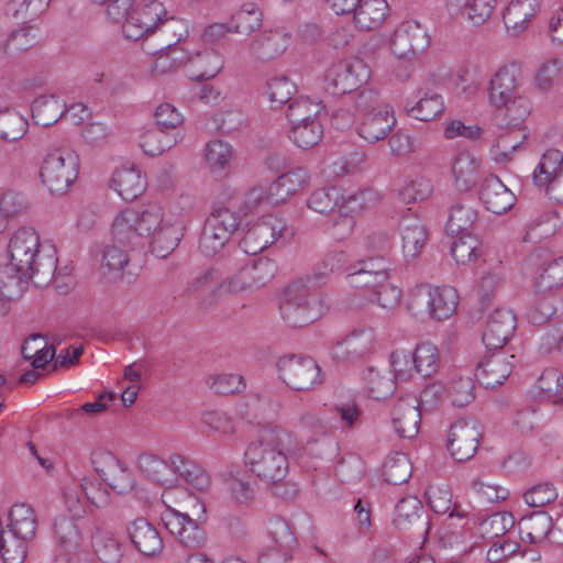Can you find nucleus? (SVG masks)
Instances as JSON below:
<instances>
[{
    "mask_svg": "<svg viewBox=\"0 0 563 563\" xmlns=\"http://www.w3.org/2000/svg\"><path fill=\"white\" fill-rule=\"evenodd\" d=\"M457 299V292L453 287H432L429 284H421L411 290L407 309L416 318L428 317L441 321L455 312Z\"/></svg>",
    "mask_w": 563,
    "mask_h": 563,
    "instance_id": "obj_6",
    "label": "nucleus"
},
{
    "mask_svg": "<svg viewBox=\"0 0 563 563\" xmlns=\"http://www.w3.org/2000/svg\"><path fill=\"white\" fill-rule=\"evenodd\" d=\"M241 217L229 208L214 210L206 220L199 240V249L207 256L221 251L232 234L239 230Z\"/></svg>",
    "mask_w": 563,
    "mask_h": 563,
    "instance_id": "obj_8",
    "label": "nucleus"
},
{
    "mask_svg": "<svg viewBox=\"0 0 563 563\" xmlns=\"http://www.w3.org/2000/svg\"><path fill=\"white\" fill-rule=\"evenodd\" d=\"M262 21L261 9L253 2H246L232 14L230 23L233 32L250 35L261 26Z\"/></svg>",
    "mask_w": 563,
    "mask_h": 563,
    "instance_id": "obj_50",
    "label": "nucleus"
},
{
    "mask_svg": "<svg viewBox=\"0 0 563 563\" xmlns=\"http://www.w3.org/2000/svg\"><path fill=\"white\" fill-rule=\"evenodd\" d=\"M185 233V224L181 220L167 218L159 229L152 235L151 251L159 258H165L178 246Z\"/></svg>",
    "mask_w": 563,
    "mask_h": 563,
    "instance_id": "obj_32",
    "label": "nucleus"
},
{
    "mask_svg": "<svg viewBox=\"0 0 563 563\" xmlns=\"http://www.w3.org/2000/svg\"><path fill=\"white\" fill-rule=\"evenodd\" d=\"M413 362L416 363L417 374L422 377H430L439 367V350L430 343L423 342L416 346L413 351Z\"/></svg>",
    "mask_w": 563,
    "mask_h": 563,
    "instance_id": "obj_58",
    "label": "nucleus"
},
{
    "mask_svg": "<svg viewBox=\"0 0 563 563\" xmlns=\"http://www.w3.org/2000/svg\"><path fill=\"white\" fill-rule=\"evenodd\" d=\"M429 46L426 29L417 21L402 22L390 38V48L399 59H412Z\"/></svg>",
    "mask_w": 563,
    "mask_h": 563,
    "instance_id": "obj_17",
    "label": "nucleus"
},
{
    "mask_svg": "<svg viewBox=\"0 0 563 563\" xmlns=\"http://www.w3.org/2000/svg\"><path fill=\"white\" fill-rule=\"evenodd\" d=\"M65 114V103L54 95L41 96L32 103V118L42 126H49Z\"/></svg>",
    "mask_w": 563,
    "mask_h": 563,
    "instance_id": "obj_46",
    "label": "nucleus"
},
{
    "mask_svg": "<svg viewBox=\"0 0 563 563\" xmlns=\"http://www.w3.org/2000/svg\"><path fill=\"white\" fill-rule=\"evenodd\" d=\"M23 358L32 360L33 368H42L55 356V347H47V342L42 334H31L22 345Z\"/></svg>",
    "mask_w": 563,
    "mask_h": 563,
    "instance_id": "obj_49",
    "label": "nucleus"
},
{
    "mask_svg": "<svg viewBox=\"0 0 563 563\" xmlns=\"http://www.w3.org/2000/svg\"><path fill=\"white\" fill-rule=\"evenodd\" d=\"M11 534L32 540L37 529V518L34 509L25 504H16L10 510Z\"/></svg>",
    "mask_w": 563,
    "mask_h": 563,
    "instance_id": "obj_44",
    "label": "nucleus"
},
{
    "mask_svg": "<svg viewBox=\"0 0 563 563\" xmlns=\"http://www.w3.org/2000/svg\"><path fill=\"white\" fill-rule=\"evenodd\" d=\"M371 78L369 67L360 58L344 59L332 65L324 75L327 90L333 95L352 93Z\"/></svg>",
    "mask_w": 563,
    "mask_h": 563,
    "instance_id": "obj_9",
    "label": "nucleus"
},
{
    "mask_svg": "<svg viewBox=\"0 0 563 563\" xmlns=\"http://www.w3.org/2000/svg\"><path fill=\"white\" fill-rule=\"evenodd\" d=\"M497 0H448V8L474 25H481L493 14Z\"/></svg>",
    "mask_w": 563,
    "mask_h": 563,
    "instance_id": "obj_38",
    "label": "nucleus"
},
{
    "mask_svg": "<svg viewBox=\"0 0 563 563\" xmlns=\"http://www.w3.org/2000/svg\"><path fill=\"white\" fill-rule=\"evenodd\" d=\"M162 521L181 547L195 551L206 544L203 528L187 514L168 507L162 514Z\"/></svg>",
    "mask_w": 563,
    "mask_h": 563,
    "instance_id": "obj_14",
    "label": "nucleus"
},
{
    "mask_svg": "<svg viewBox=\"0 0 563 563\" xmlns=\"http://www.w3.org/2000/svg\"><path fill=\"white\" fill-rule=\"evenodd\" d=\"M166 15V10L162 2L150 0L141 10L132 11L122 24V33L125 38L137 41L143 36L146 38L153 35V27L156 22Z\"/></svg>",
    "mask_w": 563,
    "mask_h": 563,
    "instance_id": "obj_18",
    "label": "nucleus"
},
{
    "mask_svg": "<svg viewBox=\"0 0 563 563\" xmlns=\"http://www.w3.org/2000/svg\"><path fill=\"white\" fill-rule=\"evenodd\" d=\"M516 330V316L509 309H495L489 316L483 331V343L487 349H501Z\"/></svg>",
    "mask_w": 563,
    "mask_h": 563,
    "instance_id": "obj_20",
    "label": "nucleus"
},
{
    "mask_svg": "<svg viewBox=\"0 0 563 563\" xmlns=\"http://www.w3.org/2000/svg\"><path fill=\"white\" fill-rule=\"evenodd\" d=\"M188 41V60L185 64L186 76L191 80L213 78L222 68L221 56L213 49L192 51Z\"/></svg>",
    "mask_w": 563,
    "mask_h": 563,
    "instance_id": "obj_25",
    "label": "nucleus"
},
{
    "mask_svg": "<svg viewBox=\"0 0 563 563\" xmlns=\"http://www.w3.org/2000/svg\"><path fill=\"white\" fill-rule=\"evenodd\" d=\"M111 187L123 200L131 201L143 192L145 181L140 170L135 168H121L114 172Z\"/></svg>",
    "mask_w": 563,
    "mask_h": 563,
    "instance_id": "obj_39",
    "label": "nucleus"
},
{
    "mask_svg": "<svg viewBox=\"0 0 563 563\" xmlns=\"http://www.w3.org/2000/svg\"><path fill=\"white\" fill-rule=\"evenodd\" d=\"M426 495L430 508L435 514H449L450 518L457 517L462 519L465 517V512L461 511L456 504L452 505V493L446 486H430Z\"/></svg>",
    "mask_w": 563,
    "mask_h": 563,
    "instance_id": "obj_55",
    "label": "nucleus"
},
{
    "mask_svg": "<svg viewBox=\"0 0 563 563\" xmlns=\"http://www.w3.org/2000/svg\"><path fill=\"white\" fill-rule=\"evenodd\" d=\"M399 232L405 260L407 262L416 260L428 240L426 225L421 219L415 216H406L400 222Z\"/></svg>",
    "mask_w": 563,
    "mask_h": 563,
    "instance_id": "obj_28",
    "label": "nucleus"
},
{
    "mask_svg": "<svg viewBox=\"0 0 563 563\" xmlns=\"http://www.w3.org/2000/svg\"><path fill=\"white\" fill-rule=\"evenodd\" d=\"M173 465L176 479L180 477L198 490H206L209 488L211 478L209 474L196 462L180 454H174Z\"/></svg>",
    "mask_w": 563,
    "mask_h": 563,
    "instance_id": "obj_41",
    "label": "nucleus"
},
{
    "mask_svg": "<svg viewBox=\"0 0 563 563\" xmlns=\"http://www.w3.org/2000/svg\"><path fill=\"white\" fill-rule=\"evenodd\" d=\"M178 142V133L170 134L162 129H152L144 132L140 146L148 156H156L170 150Z\"/></svg>",
    "mask_w": 563,
    "mask_h": 563,
    "instance_id": "obj_52",
    "label": "nucleus"
},
{
    "mask_svg": "<svg viewBox=\"0 0 563 563\" xmlns=\"http://www.w3.org/2000/svg\"><path fill=\"white\" fill-rule=\"evenodd\" d=\"M383 470L385 481L391 485H401L408 482L412 473L408 456L399 452L387 456Z\"/></svg>",
    "mask_w": 563,
    "mask_h": 563,
    "instance_id": "obj_56",
    "label": "nucleus"
},
{
    "mask_svg": "<svg viewBox=\"0 0 563 563\" xmlns=\"http://www.w3.org/2000/svg\"><path fill=\"white\" fill-rule=\"evenodd\" d=\"M478 196L485 208L495 214L508 211L516 202L511 190L493 174L485 176L481 181Z\"/></svg>",
    "mask_w": 563,
    "mask_h": 563,
    "instance_id": "obj_23",
    "label": "nucleus"
},
{
    "mask_svg": "<svg viewBox=\"0 0 563 563\" xmlns=\"http://www.w3.org/2000/svg\"><path fill=\"white\" fill-rule=\"evenodd\" d=\"M35 272L15 263L8 262L0 265V299L14 300L19 299L30 283L34 284Z\"/></svg>",
    "mask_w": 563,
    "mask_h": 563,
    "instance_id": "obj_21",
    "label": "nucleus"
},
{
    "mask_svg": "<svg viewBox=\"0 0 563 563\" xmlns=\"http://www.w3.org/2000/svg\"><path fill=\"white\" fill-rule=\"evenodd\" d=\"M166 219L164 208L155 202L137 209L126 208L112 222V240L126 249H133L159 229Z\"/></svg>",
    "mask_w": 563,
    "mask_h": 563,
    "instance_id": "obj_4",
    "label": "nucleus"
},
{
    "mask_svg": "<svg viewBox=\"0 0 563 563\" xmlns=\"http://www.w3.org/2000/svg\"><path fill=\"white\" fill-rule=\"evenodd\" d=\"M27 131V121L16 111L0 112V137L5 141H18Z\"/></svg>",
    "mask_w": 563,
    "mask_h": 563,
    "instance_id": "obj_63",
    "label": "nucleus"
},
{
    "mask_svg": "<svg viewBox=\"0 0 563 563\" xmlns=\"http://www.w3.org/2000/svg\"><path fill=\"white\" fill-rule=\"evenodd\" d=\"M78 169V155L70 148H58L44 158L40 177L52 194L63 195L76 180Z\"/></svg>",
    "mask_w": 563,
    "mask_h": 563,
    "instance_id": "obj_7",
    "label": "nucleus"
},
{
    "mask_svg": "<svg viewBox=\"0 0 563 563\" xmlns=\"http://www.w3.org/2000/svg\"><path fill=\"white\" fill-rule=\"evenodd\" d=\"M286 228L282 218L267 214L246 230L240 240V249L246 254L255 255L283 236Z\"/></svg>",
    "mask_w": 563,
    "mask_h": 563,
    "instance_id": "obj_13",
    "label": "nucleus"
},
{
    "mask_svg": "<svg viewBox=\"0 0 563 563\" xmlns=\"http://www.w3.org/2000/svg\"><path fill=\"white\" fill-rule=\"evenodd\" d=\"M323 136L320 121H311L302 125L290 126L289 139L300 148L308 150L317 145Z\"/></svg>",
    "mask_w": 563,
    "mask_h": 563,
    "instance_id": "obj_60",
    "label": "nucleus"
},
{
    "mask_svg": "<svg viewBox=\"0 0 563 563\" xmlns=\"http://www.w3.org/2000/svg\"><path fill=\"white\" fill-rule=\"evenodd\" d=\"M481 163L470 152L457 153L451 163L452 180L460 191L471 190L478 180Z\"/></svg>",
    "mask_w": 563,
    "mask_h": 563,
    "instance_id": "obj_33",
    "label": "nucleus"
},
{
    "mask_svg": "<svg viewBox=\"0 0 563 563\" xmlns=\"http://www.w3.org/2000/svg\"><path fill=\"white\" fill-rule=\"evenodd\" d=\"M533 181L544 187L547 196L563 202V154L559 150H548L533 172Z\"/></svg>",
    "mask_w": 563,
    "mask_h": 563,
    "instance_id": "obj_12",
    "label": "nucleus"
},
{
    "mask_svg": "<svg viewBox=\"0 0 563 563\" xmlns=\"http://www.w3.org/2000/svg\"><path fill=\"white\" fill-rule=\"evenodd\" d=\"M377 343L375 330L360 327L333 344L331 357L336 362H353L373 353Z\"/></svg>",
    "mask_w": 563,
    "mask_h": 563,
    "instance_id": "obj_16",
    "label": "nucleus"
},
{
    "mask_svg": "<svg viewBox=\"0 0 563 563\" xmlns=\"http://www.w3.org/2000/svg\"><path fill=\"white\" fill-rule=\"evenodd\" d=\"M526 134L521 130H509L501 133L492 147V157L496 163L510 161L511 154L523 143Z\"/></svg>",
    "mask_w": 563,
    "mask_h": 563,
    "instance_id": "obj_57",
    "label": "nucleus"
},
{
    "mask_svg": "<svg viewBox=\"0 0 563 563\" xmlns=\"http://www.w3.org/2000/svg\"><path fill=\"white\" fill-rule=\"evenodd\" d=\"M391 262L385 255L369 256L347 268L346 279L353 288L368 292L390 279Z\"/></svg>",
    "mask_w": 563,
    "mask_h": 563,
    "instance_id": "obj_11",
    "label": "nucleus"
},
{
    "mask_svg": "<svg viewBox=\"0 0 563 563\" xmlns=\"http://www.w3.org/2000/svg\"><path fill=\"white\" fill-rule=\"evenodd\" d=\"M253 291L255 290L245 265L227 275L221 271V278L218 286L203 297L202 305L209 307L214 303L223 302L231 296L252 294Z\"/></svg>",
    "mask_w": 563,
    "mask_h": 563,
    "instance_id": "obj_19",
    "label": "nucleus"
},
{
    "mask_svg": "<svg viewBox=\"0 0 563 563\" xmlns=\"http://www.w3.org/2000/svg\"><path fill=\"white\" fill-rule=\"evenodd\" d=\"M300 450L301 442L294 432L279 427L265 429L260 439L247 446L245 464L261 481L277 484L288 473V457Z\"/></svg>",
    "mask_w": 563,
    "mask_h": 563,
    "instance_id": "obj_1",
    "label": "nucleus"
},
{
    "mask_svg": "<svg viewBox=\"0 0 563 563\" xmlns=\"http://www.w3.org/2000/svg\"><path fill=\"white\" fill-rule=\"evenodd\" d=\"M393 424L399 437L412 439L419 431L421 415L418 400L413 396L400 398L391 411Z\"/></svg>",
    "mask_w": 563,
    "mask_h": 563,
    "instance_id": "obj_26",
    "label": "nucleus"
},
{
    "mask_svg": "<svg viewBox=\"0 0 563 563\" xmlns=\"http://www.w3.org/2000/svg\"><path fill=\"white\" fill-rule=\"evenodd\" d=\"M80 519L74 517H58L54 522V536L58 544L67 552H77L82 542Z\"/></svg>",
    "mask_w": 563,
    "mask_h": 563,
    "instance_id": "obj_43",
    "label": "nucleus"
},
{
    "mask_svg": "<svg viewBox=\"0 0 563 563\" xmlns=\"http://www.w3.org/2000/svg\"><path fill=\"white\" fill-rule=\"evenodd\" d=\"M451 254L456 264L465 265L481 255L479 242L471 233H463L452 242Z\"/></svg>",
    "mask_w": 563,
    "mask_h": 563,
    "instance_id": "obj_62",
    "label": "nucleus"
},
{
    "mask_svg": "<svg viewBox=\"0 0 563 563\" xmlns=\"http://www.w3.org/2000/svg\"><path fill=\"white\" fill-rule=\"evenodd\" d=\"M233 158L232 146L221 140L210 141L205 148V159L211 173L227 174Z\"/></svg>",
    "mask_w": 563,
    "mask_h": 563,
    "instance_id": "obj_47",
    "label": "nucleus"
},
{
    "mask_svg": "<svg viewBox=\"0 0 563 563\" xmlns=\"http://www.w3.org/2000/svg\"><path fill=\"white\" fill-rule=\"evenodd\" d=\"M515 525V518L510 512H495L479 523V532L486 539L503 538Z\"/></svg>",
    "mask_w": 563,
    "mask_h": 563,
    "instance_id": "obj_59",
    "label": "nucleus"
},
{
    "mask_svg": "<svg viewBox=\"0 0 563 563\" xmlns=\"http://www.w3.org/2000/svg\"><path fill=\"white\" fill-rule=\"evenodd\" d=\"M396 118L390 106L384 104L377 111L367 112L357 128V134L368 144H375L391 132Z\"/></svg>",
    "mask_w": 563,
    "mask_h": 563,
    "instance_id": "obj_22",
    "label": "nucleus"
},
{
    "mask_svg": "<svg viewBox=\"0 0 563 563\" xmlns=\"http://www.w3.org/2000/svg\"><path fill=\"white\" fill-rule=\"evenodd\" d=\"M534 285L538 291L563 287V256L549 262L547 265L540 264V274Z\"/></svg>",
    "mask_w": 563,
    "mask_h": 563,
    "instance_id": "obj_61",
    "label": "nucleus"
},
{
    "mask_svg": "<svg viewBox=\"0 0 563 563\" xmlns=\"http://www.w3.org/2000/svg\"><path fill=\"white\" fill-rule=\"evenodd\" d=\"M363 380L367 396L375 400H385L393 395L396 388L390 373L387 371L382 372L374 366H368L365 369Z\"/></svg>",
    "mask_w": 563,
    "mask_h": 563,
    "instance_id": "obj_45",
    "label": "nucleus"
},
{
    "mask_svg": "<svg viewBox=\"0 0 563 563\" xmlns=\"http://www.w3.org/2000/svg\"><path fill=\"white\" fill-rule=\"evenodd\" d=\"M309 175L305 168H295L278 176L269 186L271 205H278L296 194L308 181Z\"/></svg>",
    "mask_w": 563,
    "mask_h": 563,
    "instance_id": "obj_35",
    "label": "nucleus"
},
{
    "mask_svg": "<svg viewBox=\"0 0 563 563\" xmlns=\"http://www.w3.org/2000/svg\"><path fill=\"white\" fill-rule=\"evenodd\" d=\"M520 68L516 64L500 66L489 81L488 101L497 110H504L508 125L517 126L530 114V102L519 92Z\"/></svg>",
    "mask_w": 563,
    "mask_h": 563,
    "instance_id": "obj_3",
    "label": "nucleus"
},
{
    "mask_svg": "<svg viewBox=\"0 0 563 563\" xmlns=\"http://www.w3.org/2000/svg\"><path fill=\"white\" fill-rule=\"evenodd\" d=\"M422 511V504L417 497H405L395 507L394 523L399 529H406L417 523L424 525Z\"/></svg>",
    "mask_w": 563,
    "mask_h": 563,
    "instance_id": "obj_54",
    "label": "nucleus"
},
{
    "mask_svg": "<svg viewBox=\"0 0 563 563\" xmlns=\"http://www.w3.org/2000/svg\"><path fill=\"white\" fill-rule=\"evenodd\" d=\"M91 548L102 563H119L123 558L121 542L114 534L98 525L91 530Z\"/></svg>",
    "mask_w": 563,
    "mask_h": 563,
    "instance_id": "obj_36",
    "label": "nucleus"
},
{
    "mask_svg": "<svg viewBox=\"0 0 563 563\" xmlns=\"http://www.w3.org/2000/svg\"><path fill=\"white\" fill-rule=\"evenodd\" d=\"M538 386L554 404H563V374L558 368L544 369Z\"/></svg>",
    "mask_w": 563,
    "mask_h": 563,
    "instance_id": "obj_64",
    "label": "nucleus"
},
{
    "mask_svg": "<svg viewBox=\"0 0 563 563\" xmlns=\"http://www.w3.org/2000/svg\"><path fill=\"white\" fill-rule=\"evenodd\" d=\"M136 466L145 478L155 484L170 487L176 483L173 455L165 461L153 453H142L137 456Z\"/></svg>",
    "mask_w": 563,
    "mask_h": 563,
    "instance_id": "obj_31",
    "label": "nucleus"
},
{
    "mask_svg": "<svg viewBox=\"0 0 563 563\" xmlns=\"http://www.w3.org/2000/svg\"><path fill=\"white\" fill-rule=\"evenodd\" d=\"M476 218L477 212L472 206L462 202L454 203L445 227L448 234L454 236L470 233L468 229L472 228Z\"/></svg>",
    "mask_w": 563,
    "mask_h": 563,
    "instance_id": "obj_53",
    "label": "nucleus"
},
{
    "mask_svg": "<svg viewBox=\"0 0 563 563\" xmlns=\"http://www.w3.org/2000/svg\"><path fill=\"white\" fill-rule=\"evenodd\" d=\"M156 22L153 27V34L156 35L158 41L157 47L159 46H183L185 36H187V26L183 20L170 18H164Z\"/></svg>",
    "mask_w": 563,
    "mask_h": 563,
    "instance_id": "obj_42",
    "label": "nucleus"
},
{
    "mask_svg": "<svg viewBox=\"0 0 563 563\" xmlns=\"http://www.w3.org/2000/svg\"><path fill=\"white\" fill-rule=\"evenodd\" d=\"M310 282V278L294 282L280 295L279 313L289 328L308 325L324 313L322 296Z\"/></svg>",
    "mask_w": 563,
    "mask_h": 563,
    "instance_id": "obj_5",
    "label": "nucleus"
},
{
    "mask_svg": "<svg viewBox=\"0 0 563 563\" xmlns=\"http://www.w3.org/2000/svg\"><path fill=\"white\" fill-rule=\"evenodd\" d=\"M416 98L418 100L410 107L409 113L417 120L431 121L442 113L444 109L443 98L433 90L426 92L419 90Z\"/></svg>",
    "mask_w": 563,
    "mask_h": 563,
    "instance_id": "obj_48",
    "label": "nucleus"
},
{
    "mask_svg": "<svg viewBox=\"0 0 563 563\" xmlns=\"http://www.w3.org/2000/svg\"><path fill=\"white\" fill-rule=\"evenodd\" d=\"M128 533L135 549L146 556H155L164 548L158 530L144 518H137L128 527Z\"/></svg>",
    "mask_w": 563,
    "mask_h": 563,
    "instance_id": "obj_29",
    "label": "nucleus"
},
{
    "mask_svg": "<svg viewBox=\"0 0 563 563\" xmlns=\"http://www.w3.org/2000/svg\"><path fill=\"white\" fill-rule=\"evenodd\" d=\"M552 528V518L545 511H534L519 521L522 540H528L533 544L544 541Z\"/></svg>",
    "mask_w": 563,
    "mask_h": 563,
    "instance_id": "obj_40",
    "label": "nucleus"
},
{
    "mask_svg": "<svg viewBox=\"0 0 563 563\" xmlns=\"http://www.w3.org/2000/svg\"><path fill=\"white\" fill-rule=\"evenodd\" d=\"M319 102H313L308 98H298L289 102L286 110V118L290 126L302 125L311 121H319L318 117L322 111Z\"/></svg>",
    "mask_w": 563,
    "mask_h": 563,
    "instance_id": "obj_51",
    "label": "nucleus"
},
{
    "mask_svg": "<svg viewBox=\"0 0 563 563\" xmlns=\"http://www.w3.org/2000/svg\"><path fill=\"white\" fill-rule=\"evenodd\" d=\"M515 355L505 352L493 353L477 366L476 377L485 388H495L509 377L514 368Z\"/></svg>",
    "mask_w": 563,
    "mask_h": 563,
    "instance_id": "obj_24",
    "label": "nucleus"
},
{
    "mask_svg": "<svg viewBox=\"0 0 563 563\" xmlns=\"http://www.w3.org/2000/svg\"><path fill=\"white\" fill-rule=\"evenodd\" d=\"M387 10L386 0H360L352 11L354 23L360 30H374L385 20Z\"/></svg>",
    "mask_w": 563,
    "mask_h": 563,
    "instance_id": "obj_37",
    "label": "nucleus"
},
{
    "mask_svg": "<svg viewBox=\"0 0 563 563\" xmlns=\"http://www.w3.org/2000/svg\"><path fill=\"white\" fill-rule=\"evenodd\" d=\"M148 53L156 54L151 66V74L153 76L167 75L181 66L185 67L186 60H188V41H185L183 46L148 48Z\"/></svg>",
    "mask_w": 563,
    "mask_h": 563,
    "instance_id": "obj_34",
    "label": "nucleus"
},
{
    "mask_svg": "<svg viewBox=\"0 0 563 563\" xmlns=\"http://www.w3.org/2000/svg\"><path fill=\"white\" fill-rule=\"evenodd\" d=\"M291 36L284 29L261 33L250 44V53L260 60H271L280 56L290 45Z\"/></svg>",
    "mask_w": 563,
    "mask_h": 563,
    "instance_id": "obj_27",
    "label": "nucleus"
},
{
    "mask_svg": "<svg viewBox=\"0 0 563 563\" xmlns=\"http://www.w3.org/2000/svg\"><path fill=\"white\" fill-rule=\"evenodd\" d=\"M539 5L538 0H511L503 13L508 34L518 36L526 32Z\"/></svg>",
    "mask_w": 563,
    "mask_h": 563,
    "instance_id": "obj_30",
    "label": "nucleus"
},
{
    "mask_svg": "<svg viewBox=\"0 0 563 563\" xmlns=\"http://www.w3.org/2000/svg\"><path fill=\"white\" fill-rule=\"evenodd\" d=\"M279 378L291 389L303 391L320 383L318 364L307 356L285 355L277 362Z\"/></svg>",
    "mask_w": 563,
    "mask_h": 563,
    "instance_id": "obj_10",
    "label": "nucleus"
},
{
    "mask_svg": "<svg viewBox=\"0 0 563 563\" xmlns=\"http://www.w3.org/2000/svg\"><path fill=\"white\" fill-rule=\"evenodd\" d=\"M7 253L10 262L35 272V287L47 286L57 268L56 250L43 245L37 231L32 227H21L9 238Z\"/></svg>",
    "mask_w": 563,
    "mask_h": 563,
    "instance_id": "obj_2",
    "label": "nucleus"
},
{
    "mask_svg": "<svg viewBox=\"0 0 563 563\" xmlns=\"http://www.w3.org/2000/svg\"><path fill=\"white\" fill-rule=\"evenodd\" d=\"M481 438L482 431L478 421L459 419L450 428L448 449L455 461L464 462L474 456Z\"/></svg>",
    "mask_w": 563,
    "mask_h": 563,
    "instance_id": "obj_15",
    "label": "nucleus"
}]
</instances>
